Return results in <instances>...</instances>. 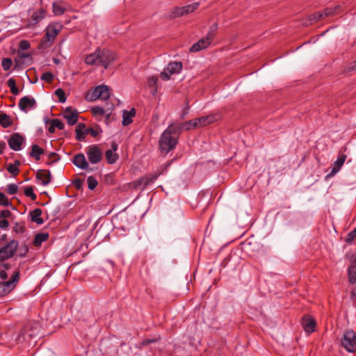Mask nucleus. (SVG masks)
<instances>
[{
    "label": "nucleus",
    "mask_w": 356,
    "mask_h": 356,
    "mask_svg": "<svg viewBox=\"0 0 356 356\" xmlns=\"http://www.w3.org/2000/svg\"><path fill=\"white\" fill-rule=\"evenodd\" d=\"M40 325L37 322H28L20 330L19 333L15 338V341L18 343L27 342L29 345L35 343V340L40 336Z\"/></svg>",
    "instance_id": "nucleus-1"
},
{
    "label": "nucleus",
    "mask_w": 356,
    "mask_h": 356,
    "mask_svg": "<svg viewBox=\"0 0 356 356\" xmlns=\"http://www.w3.org/2000/svg\"><path fill=\"white\" fill-rule=\"evenodd\" d=\"M18 247L19 242L15 239L8 240L0 245V262L12 259L17 253Z\"/></svg>",
    "instance_id": "nucleus-2"
},
{
    "label": "nucleus",
    "mask_w": 356,
    "mask_h": 356,
    "mask_svg": "<svg viewBox=\"0 0 356 356\" xmlns=\"http://www.w3.org/2000/svg\"><path fill=\"white\" fill-rule=\"evenodd\" d=\"M177 143V136H170L168 132L163 131L159 140V148L161 153L167 154L175 149Z\"/></svg>",
    "instance_id": "nucleus-3"
},
{
    "label": "nucleus",
    "mask_w": 356,
    "mask_h": 356,
    "mask_svg": "<svg viewBox=\"0 0 356 356\" xmlns=\"http://www.w3.org/2000/svg\"><path fill=\"white\" fill-rule=\"evenodd\" d=\"M20 277L19 268L13 271L9 280L0 282V297H3L10 293L17 286Z\"/></svg>",
    "instance_id": "nucleus-4"
},
{
    "label": "nucleus",
    "mask_w": 356,
    "mask_h": 356,
    "mask_svg": "<svg viewBox=\"0 0 356 356\" xmlns=\"http://www.w3.org/2000/svg\"><path fill=\"white\" fill-rule=\"evenodd\" d=\"M341 346L349 353L356 351V332L352 330H346L340 341Z\"/></svg>",
    "instance_id": "nucleus-5"
},
{
    "label": "nucleus",
    "mask_w": 356,
    "mask_h": 356,
    "mask_svg": "<svg viewBox=\"0 0 356 356\" xmlns=\"http://www.w3.org/2000/svg\"><path fill=\"white\" fill-rule=\"evenodd\" d=\"M111 96L110 88L106 85H99L94 88L90 96L86 95V99L90 102H93L97 99L107 100Z\"/></svg>",
    "instance_id": "nucleus-6"
},
{
    "label": "nucleus",
    "mask_w": 356,
    "mask_h": 356,
    "mask_svg": "<svg viewBox=\"0 0 356 356\" xmlns=\"http://www.w3.org/2000/svg\"><path fill=\"white\" fill-rule=\"evenodd\" d=\"M199 6V3L195 2L182 7L176 6L171 10L169 15V17L170 19H175L177 17H180L181 16L188 15L197 10Z\"/></svg>",
    "instance_id": "nucleus-7"
},
{
    "label": "nucleus",
    "mask_w": 356,
    "mask_h": 356,
    "mask_svg": "<svg viewBox=\"0 0 356 356\" xmlns=\"http://www.w3.org/2000/svg\"><path fill=\"white\" fill-rule=\"evenodd\" d=\"M181 69L182 63L181 62H171L161 73V77L165 81L169 80L171 75L179 73Z\"/></svg>",
    "instance_id": "nucleus-8"
},
{
    "label": "nucleus",
    "mask_w": 356,
    "mask_h": 356,
    "mask_svg": "<svg viewBox=\"0 0 356 356\" xmlns=\"http://www.w3.org/2000/svg\"><path fill=\"white\" fill-rule=\"evenodd\" d=\"M98 51L99 64L103 65L105 68H107L109 64L115 60V53L107 49H98Z\"/></svg>",
    "instance_id": "nucleus-9"
},
{
    "label": "nucleus",
    "mask_w": 356,
    "mask_h": 356,
    "mask_svg": "<svg viewBox=\"0 0 356 356\" xmlns=\"http://www.w3.org/2000/svg\"><path fill=\"white\" fill-rule=\"evenodd\" d=\"M87 155L89 161L93 164L100 162L102 159V152L97 145H92L88 147Z\"/></svg>",
    "instance_id": "nucleus-10"
},
{
    "label": "nucleus",
    "mask_w": 356,
    "mask_h": 356,
    "mask_svg": "<svg viewBox=\"0 0 356 356\" xmlns=\"http://www.w3.org/2000/svg\"><path fill=\"white\" fill-rule=\"evenodd\" d=\"M24 142V138L19 133L13 134L8 140L10 149L14 151H19Z\"/></svg>",
    "instance_id": "nucleus-11"
},
{
    "label": "nucleus",
    "mask_w": 356,
    "mask_h": 356,
    "mask_svg": "<svg viewBox=\"0 0 356 356\" xmlns=\"http://www.w3.org/2000/svg\"><path fill=\"white\" fill-rule=\"evenodd\" d=\"M63 118L67 120L69 125H74L78 120V112L72 106H68L64 110Z\"/></svg>",
    "instance_id": "nucleus-12"
},
{
    "label": "nucleus",
    "mask_w": 356,
    "mask_h": 356,
    "mask_svg": "<svg viewBox=\"0 0 356 356\" xmlns=\"http://www.w3.org/2000/svg\"><path fill=\"white\" fill-rule=\"evenodd\" d=\"M302 325L306 332L312 333L315 331L316 323L315 319L311 316H304L302 318Z\"/></svg>",
    "instance_id": "nucleus-13"
},
{
    "label": "nucleus",
    "mask_w": 356,
    "mask_h": 356,
    "mask_svg": "<svg viewBox=\"0 0 356 356\" xmlns=\"http://www.w3.org/2000/svg\"><path fill=\"white\" fill-rule=\"evenodd\" d=\"M183 131L185 130L182 123L174 122L171 123L164 132H168L169 135L177 136V138L179 139V137Z\"/></svg>",
    "instance_id": "nucleus-14"
},
{
    "label": "nucleus",
    "mask_w": 356,
    "mask_h": 356,
    "mask_svg": "<svg viewBox=\"0 0 356 356\" xmlns=\"http://www.w3.org/2000/svg\"><path fill=\"white\" fill-rule=\"evenodd\" d=\"M35 177L37 179L41 181V184L44 186H47L51 181V175L49 170H38Z\"/></svg>",
    "instance_id": "nucleus-15"
},
{
    "label": "nucleus",
    "mask_w": 356,
    "mask_h": 356,
    "mask_svg": "<svg viewBox=\"0 0 356 356\" xmlns=\"http://www.w3.org/2000/svg\"><path fill=\"white\" fill-rule=\"evenodd\" d=\"M19 108L23 111H26L27 107L34 108L36 106V102L33 97L25 96L19 102Z\"/></svg>",
    "instance_id": "nucleus-16"
},
{
    "label": "nucleus",
    "mask_w": 356,
    "mask_h": 356,
    "mask_svg": "<svg viewBox=\"0 0 356 356\" xmlns=\"http://www.w3.org/2000/svg\"><path fill=\"white\" fill-rule=\"evenodd\" d=\"M72 163L78 168L83 170L88 168V163L87 162L85 156L82 153L75 154L74 156Z\"/></svg>",
    "instance_id": "nucleus-17"
},
{
    "label": "nucleus",
    "mask_w": 356,
    "mask_h": 356,
    "mask_svg": "<svg viewBox=\"0 0 356 356\" xmlns=\"http://www.w3.org/2000/svg\"><path fill=\"white\" fill-rule=\"evenodd\" d=\"M210 44L211 42L204 37L191 47L189 49L190 52H197L202 49H206Z\"/></svg>",
    "instance_id": "nucleus-18"
},
{
    "label": "nucleus",
    "mask_w": 356,
    "mask_h": 356,
    "mask_svg": "<svg viewBox=\"0 0 356 356\" xmlns=\"http://www.w3.org/2000/svg\"><path fill=\"white\" fill-rule=\"evenodd\" d=\"M346 157L347 156L346 154H342L341 152H339L338 158L337 161L334 163V165L332 168V175H334L340 170L341 166L343 165L346 159Z\"/></svg>",
    "instance_id": "nucleus-19"
},
{
    "label": "nucleus",
    "mask_w": 356,
    "mask_h": 356,
    "mask_svg": "<svg viewBox=\"0 0 356 356\" xmlns=\"http://www.w3.org/2000/svg\"><path fill=\"white\" fill-rule=\"evenodd\" d=\"M161 174V172L159 174H149L140 177V179L141 180L143 188H146L148 185L153 183Z\"/></svg>",
    "instance_id": "nucleus-20"
},
{
    "label": "nucleus",
    "mask_w": 356,
    "mask_h": 356,
    "mask_svg": "<svg viewBox=\"0 0 356 356\" xmlns=\"http://www.w3.org/2000/svg\"><path fill=\"white\" fill-rule=\"evenodd\" d=\"M136 115V109L134 108H131L129 111L124 110L123 111V120L122 124L124 126H127L130 124L133 120L132 118Z\"/></svg>",
    "instance_id": "nucleus-21"
},
{
    "label": "nucleus",
    "mask_w": 356,
    "mask_h": 356,
    "mask_svg": "<svg viewBox=\"0 0 356 356\" xmlns=\"http://www.w3.org/2000/svg\"><path fill=\"white\" fill-rule=\"evenodd\" d=\"M13 264L12 262H8L7 261H3L0 262V267L2 269L0 270V279L2 280H6L8 278V273L6 270H8L12 268Z\"/></svg>",
    "instance_id": "nucleus-22"
},
{
    "label": "nucleus",
    "mask_w": 356,
    "mask_h": 356,
    "mask_svg": "<svg viewBox=\"0 0 356 356\" xmlns=\"http://www.w3.org/2000/svg\"><path fill=\"white\" fill-rule=\"evenodd\" d=\"M49 236L48 233H38L33 241V245L36 248L40 247L42 243L46 241L49 238Z\"/></svg>",
    "instance_id": "nucleus-23"
},
{
    "label": "nucleus",
    "mask_w": 356,
    "mask_h": 356,
    "mask_svg": "<svg viewBox=\"0 0 356 356\" xmlns=\"http://www.w3.org/2000/svg\"><path fill=\"white\" fill-rule=\"evenodd\" d=\"M11 117L6 113L0 112V125L3 128H8L13 125Z\"/></svg>",
    "instance_id": "nucleus-24"
},
{
    "label": "nucleus",
    "mask_w": 356,
    "mask_h": 356,
    "mask_svg": "<svg viewBox=\"0 0 356 356\" xmlns=\"http://www.w3.org/2000/svg\"><path fill=\"white\" fill-rule=\"evenodd\" d=\"M44 152V149L38 145H33L31 146V150L29 153L31 157L35 159V161L40 159V156Z\"/></svg>",
    "instance_id": "nucleus-25"
},
{
    "label": "nucleus",
    "mask_w": 356,
    "mask_h": 356,
    "mask_svg": "<svg viewBox=\"0 0 356 356\" xmlns=\"http://www.w3.org/2000/svg\"><path fill=\"white\" fill-rule=\"evenodd\" d=\"M30 216L31 221L36 222L38 225H42L44 222V220L40 217L42 214V210L40 209H35L30 212Z\"/></svg>",
    "instance_id": "nucleus-26"
},
{
    "label": "nucleus",
    "mask_w": 356,
    "mask_h": 356,
    "mask_svg": "<svg viewBox=\"0 0 356 356\" xmlns=\"http://www.w3.org/2000/svg\"><path fill=\"white\" fill-rule=\"evenodd\" d=\"M86 124L80 122L77 124L75 132H76V140L78 141L85 140L84 130L86 129Z\"/></svg>",
    "instance_id": "nucleus-27"
},
{
    "label": "nucleus",
    "mask_w": 356,
    "mask_h": 356,
    "mask_svg": "<svg viewBox=\"0 0 356 356\" xmlns=\"http://www.w3.org/2000/svg\"><path fill=\"white\" fill-rule=\"evenodd\" d=\"M85 63L87 65H99V51L97 49L94 53L89 54L85 58Z\"/></svg>",
    "instance_id": "nucleus-28"
},
{
    "label": "nucleus",
    "mask_w": 356,
    "mask_h": 356,
    "mask_svg": "<svg viewBox=\"0 0 356 356\" xmlns=\"http://www.w3.org/2000/svg\"><path fill=\"white\" fill-rule=\"evenodd\" d=\"M341 12V7L339 5L334 6L333 7H327L325 8L322 13H323L324 17L334 15Z\"/></svg>",
    "instance_id": "nucleus-29"
},
{
    "label": "nucleus",
    "mask_w": 356,
    "mask_h": 356,
    "mask_svg": "<svg viewBox=\"0 0 356 356\" xmlns=\"http://www.w3.org/2000/svg\"><path fill=\"white\" fill-rule=\"evenodd\" d=\"M347 277L349 284L356 285V268L348 266L347 269Z\"/></svg>",
    "instance_id": "nucleus-30"
},
{
    "label": "nucleus",
    "mask_w": 356,
    "mask_h": 356,
    "mask_svg": "<svg viewBox=\"0 0 356 356\" xmlns=\"http://www.w3.org/2000/svg\"><path fill=\"white\" fill-rule=\"evenodd\" d=\"M60 31V25H49L47 28V34L49 35V37L54 40V38L57 36V35L59 33Z\"/></svg>",
    "instance_id": "nucleus-31"
},
{
    "label": "nucleus",
    "mask_w": 356,
    "mask_h": 356,
    "mask_svg": "<svg viewBox=\"0 0 356 356\" xmlns=\"http://www.w3.org/2000/svg\"><path fill=\"white\" fill-rule=\"evenodd\" d=\"M53 39H51L46 33L39 44V49H45L50 47L53 43Z\"/></svg>",
    "instance_id": "nucleus-32"
},
{
    "label": "nucleus",
    "mask_w": 356,
    "mask_h": 356,
    "mask_svg": "<svg viewBox=\"0 0 356 356\" xmlns=\"http://www.w3.org/2000/svg\"><path fill=\"white\" fill-rule=\"evenodd\" d=\"M105 156L108 163L113 164L115 163L119 158V156L117 153H114L112 149H108L105 152Z\"/></svg>",
    "instance_id": "nucleus-33"
},
{
    "label": "nucleus",
    "mask_w": 356,
    "mask_h": 356,
    "mask_svg": "<svg viewBox=\"0 0 356 356\" xmlns=\"http://www.w3.org/2000/svg\"><path fill=\"white\" fill-rule=\"evenodd\" d=\"M218 31V24H213L209 29V31L205 38L211 43L216 35Z\"/></svg>",
    "instance_id": "nucleus-34"
},
{
    "label": "nucleus",
    "mask_w": 356,
    "mask_h": 356,
    "mask_svg": "<svg viewBox=\"0 0 356 356\" xmlns=\"http://www.w3.org/2000/svg\"><path fill=\"white\" fill-rule=\"evenodd\" d=\"M44 15L45 10L43 8H40L38 12L34 13L31 15V20L33 23H38L41 19H42L44 17Z\"/></svg>",
    "instance_id": "nucleus-35"
},
{
    "label": "nucleus",
    "mask_w": 356,
    "mask_h": 356,
    "mask_svg": "<svg viewBox=\"0 0 356 356\" xmlns=\"http://www.w3.org/2000/svg\"><path fill=\"white\" fill-rule=\"evenodd\" d=\"M323 18L324 15L321 11L311 14L310 15L308 16V20L310 22L311 24Z\"/></svg>",
    "instance_id": "nucleus-36"
},
{
    "label": "nucleus",
    "mask_w": 356,
    "mask_h": 356,
    "mask_svg": "<svg viewBox=\"0 0 356 356\" xmlns=\"http://www.w3.org/2000/svg\"><path fill=\"white\" fill-rule=\"evenodd\" d=\"M26 231V226L24 222H17L15 223L13 232L17 234H23Z\"/></svg>",
    "instance_id": "nucleus-37"
},
{
    "label": "nucleus",
    "mask_w": 356,
    "mask_h": 356,
    "mask_svg": "<svg viewBox=\"0 0 356 356\" xmlns=\"http://www.w3.org/2000/svg\"><path fill=\"white\" fill-rule=\"evenodd\" d=\"M48 161H46V165H51L60 159V156L56 152H50L48 154Z\"/></svg>",
    "instance_id": "nucleus-38"
},
{
    "label": "nucleus",
    "mask_w": 356,
    "mask_h": 356,
    "mask_svg": "<svg viewBox=\"0 0 356 356\" xmlns=\"http://www.w3.org/2000/svg\"><path fill=\"white\" fill-rule=\"evenodd\" d=\"M344 241L348 245H351L354 241H356V227L347 234Z\"/></svg>",
    "instance_id": "nucleus-39"
},
{
    "label": "nucleus",
    "mask_w": 356,
    "mask_h": 356,
    "mask_svg": "<svg viewBox=\"0 0 356 356\" xmlns=\"http://www.w3.org/2000/svg\"><path fill=\"white\" fill-rule=\"evenodd\" d=\"M185 131L190 130L192 128H196L198 127V122L196 121V118L192 120L186 121L182 123Z\"/></svg>",
    "instance_id": "nucleus-40"
},
{
    "label": "nucleus",
    "mask_w": 356,
    "mask_h": 356,
    "mask_svg": "<svg viewBox=\"0 0 356 356\" xmlns=\"http://www.w3.org/2000/svg\"><path fill=\"white\" fill-rule=\"evenodd\" d=\"M41 79L47 83H51L54 79V75L50 72H44L41 76Z\"/></svg>",
    "instance_id": "nucleus-41"
},
{
    "label": "nucleus",
    "mask_w": 356,
    "mask_h": 356,
    "mask_svg": "<svg viewBox=\"0 0 356 356\" xmlns=\"http://www.w3.org/2000/svg\"><path fill=\"white\" fill-rule=\"evenodd\" d=\"M24 195L30 197L33 201H35L37 198V195L34 193L32 186H27L24 188Z\"/></svg>",
    "instance_id": "nucleus-42"
},
{
    "label": "nucleus",
    "mask_w": 356,
    "mask_h": 356,
    "mask_svg": "<svg viewBox=\"0 0 356 356\" xmlns=\"http://www.w3.org/2000/svg\"><path fill=\"white\" fill-rule=\"evenodd\" d=\"M87 183L88 188L90 190H94L98 184L97 180L92 176H89L87 179Z\"/></svg>",
    "instance_id": "nucleus-43"
},
{
    "label": "nucleus",
    "mask_w": 356,
    "mask_h": 356,
    "mask_svg": "<svg viewBox=\"0 0 356 356\" xmlns=\"http://www.w3.org/2000/svg\"><path fill=\"white\" fill-rule=\"evenodd\" d=\"M55 95L58 97L60 102L63 103L66 101L67 97L65 91L61 88H58L55 91Z\"/></svg>",
    "instance_id": "nucleus-44"
},
{
    "label": "nucleus",
    "mask_w": 356,
    "mask_h": 356,
    "mask_svg": "<svg viewBox=\"0 0 356 356\" xmlns=\"http://www.w3.org/2000/svg\"><path fill=\"white\" fill-rule=\"evenodd\" d=\"M53 7V13L56 15H61L65 13V8L58 5L57 3L54 2L52 5Z\"/></svg>",
    "instance_id": "nucleus-45"
},
{
    "label": "nucleus",
    "mask_w": 356,
    "mask_h": 356,
    "mask_svg": "<svg viewBox=\"0 0 356 356\" xmlns=\"http://www.w3.org/2000/svg\"><path fill=\"white\" fill-rule=\"evenodd\" d=\"M141 186H142L141 180L139 178L132 182L127 184L125 186V187L127 188V190H129V189H137L138 188H139Z\"/></svg>",
    "instance_id": "nucleus-46"
},
{
    "label": "nucleus",
    "mask_w": 356,
    "mask_h": 356,
    "mask_svg": "<svg viewBox=\"0 0 356 356\" xmlns=\"http://www.w3.org/2000/svg\"><path fill=\"white\" fill-rule=\"evenodd\" d=\"M13 65V60L10 58H4L1 61V65L5 71H8L10 69Z\"/></svg>",
    "instance_id": "nucleus-47"
},
{
    "label": "nucleus",
    "mask_w": 356,
    "mask_h": 356,
    "mask_svg": "<svg viewBox=\"0 0 356 356\" xmlns=\"http://www.w3.org/2000/svg\"><path fill=\"white\" fill-rule=\"evenodd\" d=\"M29 250V246L26 244H23L19 248L17 256L19 257H25L27 255Z\"/></svg>",
    "instance_id": "nucleus-48"
},
{
    "label": "nucleus",
    "mask_w": 356,
    "mask_h": 356,
    "mask_svg": "<svg viewBox=\"0 0 356 356\" xmlns=\"http://www.w3.org/2000/svg\"><path fill=\"white\" fill-rule=\"evenodd\" d=\"M104 181L107 185H114L115 184L114 175L112 173L106 175L104 178Z\"/></svg>",
    "instance_id": "nucleus-49"
},
{
    "label": "nucleus",
    "mask_w": 356,
    "mask_h": 356,
    "mask_svg": "<svg viewBox=\"0 0 356 356\" xmlns=\"http://www.w3.org/2000/svg\"><path fill=\"white\" fill-rule=\"evenodd\" d=\"M91 112L94 115H104L105 111L100 106H94L91 108Z\"/></svg>",
    "instance_id": "nucleus-50"
},
{
    "label": "nucleus",
    "mask_w": 356,
    "mask_h": 356,
    "mask_svg": "<svg viewBox=\"0 0 356 356\" xmlns=\"http://www.w3.org/2000/svg\"><path fill=\"white\" fill-rule=\"evenodd\" d=\"M7 170L13 175V177H16L19 172V168H17L15 166L13 165L12 163H9L6 167Z\"/></svg>",
    "instance_id": "nucleus-51"
},
{
    "label": "nucleus",
    "mask_w": 356,
    "mask_h": 356,
    "mask_svg": "<svg viewBox=\"0 0 356 356\" xmlns=\"http://www.w3.org/2000/svg\"><path fill=\"white\" fill-rule=\"evenodd\" d=\"M346 257L350 263L349 266H353L356 268V253L347 254Z\"/></svg>",
    "instance_id": "nucleus-52"
},
{
    "label": "nucleus",
    "mask_w": 356,
    "mask_h": 356,
    "mask_svg": "<svg viewBox=\"0 0 356 356\" xmlns=\"http://www.w3.org/2000/svg\"><path fill=\"white\" fill-rule=\"evenodd\" d=\"M18 187L15 184H8L7 186V193L10 195H15L17 193Z\"/></svg>",
    "instance_id": "nucleus-53"
},
{
    "label": "nucleus",
    "mask_w": 356,
    "mask_h": 356,
    "mask_svg": "<svg viewBox=\"0 0 356 356\" xmlns=\"http://www.w3.org/2000/svg\"><path fill=\"white\" fill-rule=\"evenodd\" d=\"M0 204L3 206H9L11 204L8 198L1 192H0Z\"/></svg>",
    "instance_id": "nucleus-54"
},
{
    "label": "nucleus",
    "mask_w": 356,
    "mask_h": 356,
    "mask_svg": "<svg viewBox=\"0 0 356 356\" xmlns=\"http://www.w3.org/2000/svg\"><path fill=\"white\" fill-rule=\"evenodd\" d=\"M51 122L53 123L54 127H56L59 130H63L65 128L64 124L59 119H52Z\"/></svg>",
    "instance_id": "nucleus-55"
},
{
    "label": "nucleus",
    "mask_w": 356,
    "mask_h": 356,
    "mask_svg": "<svg viewBox=\"0 0 356 356\" xmlns=\"http://www.w3.org/2000/svg\"><path fill=\"white\" fill-rule=\"evenodd\" d=\"M83 182L84 180L83 179L77 178L73 181L72 184L76 190H80L82 188Z\"/></svg>",
    "instance_id": "nucleus-56"
},
{
    "label": "nucleus",
    "mask_w": 356,
    "mask_h": 356,
    "mask_svg": "<svg viewBox=\"0 0 356 356\" xmlns=\"http://www.w3.org/2000/svg\"><path fill=\"white\" fill-rule=\"evenodd\" d=\"M161 338L159 337V338H154V339H144L141 343H140V346H147L150 343H156Z\"/></svg>",
    "instance_id": "nucleus-57"
},
{
    "label": "nucleus",
    "mask_w": 356,
    "mask_h": 356,
    "mask_svg": "<svg viewBox=\"0 0 356 356\" xmlns=\"http://www.w3.org/2000/svg\"><path fill=\"white\" fill-rule=\"evenodd\" d=\"M30 43L27 40H22L19 44V48L22 50H26L30 48Z\"/></svg>",
    "instance_id": "nucleus-58"
},
{
    "label": "nucleus",
    "mask_w": 356,
    "mask_h": 356,
    "mask_svg": "<svg viewBox=\"0 0 356 356\" xmlns=\"http://www.w3.org/2000/svg\"><path fill=\"white\" fill-rule=\"evenodd\" d=\"M98 131L92 128H87L84 130V136L90 134L92 137H96L98 135Z\"/></svg>",
    "instance_id": "nucleus-59"
},
{
    "label": "nucleus",
    "mask_w": 356,
    "mask_h": 356,
    "mask_svg": "<svg viewBox=\"0 0 356 356\" xmlns=\"http://www.w3.org/2000/svg\"><path fill=\"white\" fill-rule=\"evenodd\" d=\"M196 121L198 122V125L206 126L208 124L207 117L202 116L199 118H196Z\"/></svg>",
    "instance_id": "nucleus-60"
},
{
    "label": "nucleus",
    "mask_w": 356,
    "mask_h": 356,
    "mask_svg": "<svg viewBox=\"0 0 356 356\" xmlns=\"http://www.w3.org/2000/svg\"><path fill=\"white\" fill-rule=\"evenodd\" d=\"M11 216H12V213L8 209L2 210L0 212V218H5L6 219L7 218H10Z\"/></svg>",
    "instance_id": "nucleus-61"
},
{
    "label": "nucleus",
    "mask_w": 356,
    "mask_h": 356,
    "mask_svg": "<svg viewBox=\"0 0 356 356\" xmlns=\"http://www.w3.org/2000/svg\"><path fill=\"white\" fill-rule=\"evenodd\" d=\"M157 77L156 76H151L147 80V83H148V85L150 86V87H154L156 85V83H157Z\"/></svg>",
    "instance_id": "nucleus-62"
},
{
    "label": "nucleus",
    "mask_w": 356,
    "mask_h": 356,
    "mask_svg": "<svg viewBox=\"0 0 356 356\" xmlns=\"http://www.w3.org/2000/svg\"><path fill=\"white\" fill-rule=\"evenodd\" d=\"M346 70L350 72V71H353V70H356V60H354V61H352L350 63H349L347 66H346Z\"/></svg>",
    "instance_id": "nucleus-63"
},
{
    "label": "nucleus",
    "mask_w": 356,
    "mask_h": 356,
    "mask_svg": "<svg viewBox=\"0 0 356 356\" xmlns=\"http://www.w3.org/2000/svg\"><path fill=\"white\" fill-rule=\"evenodd\" d=\"M9 226L8 221L5 218H0V228L6 229Z\"/></svg>",
    "instance_id": "nucleus-64"
}]
</instances>
